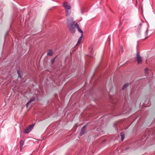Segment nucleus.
<instances>
[{"instance_id": "obj_1", "label": "nucleus", "mask_w": 155, "mask_h": 155, "mask_svg": "<svg viewBox=\"0 0 155 155\" xmlns=\"http://www.w3.org/2000/svg\"><path fill=\"white\" fill-rule=\"evenodd\" d=\"M74 22L73 21V18H69L67 19V24L68 26H73Z\"/></svg>"}, {"instance_id": "obj_2", "label": "nucleus", "mask_w": 155, "mask_h": 155, "mask_svg": "<svg viewBox=\"0 0 155 155\" xmlns=\"http://www.w3.org/2000/svg\"><path fill=\"white\" fill-rule=\"evenodd\" d=\"M136 58L137 61V63L138 64L142 63V60L141 59V57L140 56L139 53L137 52L136 54Z\"/></svg>"}, {"instance_id": "obj_3", "label": "nucleus", "mask_w": 155, "mask_h": 155, "mask_svg": "<svg viewBox=\"0 0 155 155\" xmlns=\"http://www.w3.org/2000/svg\"><path fill=\"white\" fill-rule=\"evenodd\" d=\"M63 6L65 8V10H71V7L70 5H68V3L67 2H65L64 3Z\"/></svg>"}, {"instance_id": "obj_4", "label": "nucleus", "mask_w": 155, "mask_h": 155, "mask_svg": "<svg viewBox=\"0 0 155 155\" xmlns=\"http://www.w3.org/2000/svg\"><path fill=\"white\" fill-rule=\"evenodd\" d=\"M86 127V125L84 126L83 127H82L81 129V132L80 133V134L81 135H82L83 134H84L85 132V128Z\"/></svg>"}, {"instance_id": "obj_5", "label": "nucleus", "mask_w": 155, "mask_h": 155, "mask_svg": "<svg viewBox=\"0 0 155 155\" xmlns=\"http://www.w3.org/2000/svg\"><path fill=\"white\" fill-rule=\"evenodd\" d=\"M68 27L69 28V30L71 31V32H72V33L74 32L75 30L73 26H70Z\"/></svg>"}, {"instance_id": "obj_6", "label": "nucleus", "mask_w": 155, "mask_h": 155, "mask_svg": "<svg viewBox=\"0 0 155 155\" xmlns=\"http://www.w3.org/2000/svg\"><path fill=\"white\" fill-rule=\"evenodd\" d=\"M17 73L19 77L20 78H22V72L18 70L17 71Z\"/></svg>"}, {"instance_id": "obj_7", "label": "nucleus", "mask_w": 155, "mask_h": 155, "mask_svg": "<svg viewBox=\"0 0 155 155\" xmlns=\"http://www.w3.org/2000/svg\"><path fill=\"white\" fill-rule=\"evenodd\" d=\"M53 54V50L52 49H50L48 51L47 53V55L50 56H52Z\"/></svg>"}, {"instance_id": "obj_8", "label": "nucleus", "mask_w": 155, "mask_h": 155, "mask_svg": "<svg viewBox=\"0 0 155 155\" xmlns=\"http://www.w3.org/2000/svg\"><path fill=\"white\" fill-rule=\"evenodd\" d=\"M65 12L66 15L67 16H69L70 15L71 13V11L70 10H66Z\"/></svg>"}, {"instance_id": "obj_9", "label": "nucleus", "mask_w": 155, "mask_h": 155, "mask_svg": "<svg viewBox=\"0 0 155 155\" xmlns=\"http://www.w3.org/2000/svg\"><path fill=\"white\" fill-rule=\"evenodd\" d=\"M24 141L22 140H21L20 141V148L21 149L24 145Z\"/></svg>"}, {"instance_id": "obj_10", "label": "nucleus", "mask_w": 155, "mask_h": 155, "mask_svg": "<svg viewBox=\"0 0 155 155\" xmlns=\"http://www.w3.org/2000/svg\"><path fill=\"white\" fill-rule=\"evenodd\" d=\"M83 37V34H81V35L80 37L79 38L78 40V41L77 42V44H79L81 42V41Z\"/></svg>"}, {"instance_id": "obj_11", "label": "nucleus", "mask_w": 155, "mask_h": 155, "mask_svg": "<svg viewBox=\"0 0 155 155\" xmlns=\"http://www.w3.org/2000/svg\"><path fill=\"white\" fill-rule=\"evenodd\" d=\"M30 131L31 130L28 127L25 129L24 133L25 134H27L30 132Z\"/></svg>"}, {"instance_id": "obj_12", "label": "nucleus", "mask_w": 155, "mask_h": 155, "mask_svg": "<svg viewBox=\"0 0 155 155\" xmlns=\"http://www.w3.org/2000/svg\"><path fill=\"white\" fill-rule=\"evenodd\" d=\"M129 86L128 83H126L123 86L122 88V89L124 90L126 87Z\"/></svg>"}, {"instance_id": "obj_13", "label": "nucleus", "mask_w": 155, "mask_h": 155, "mask_svg": "<svg viewBox=\"0 0 155 155\" xmlns=\"http://www.w3.org/2000/svg\"><path fill=\"white\" fill-rule=\"evenodd\" d=\"M120 136L121 137V140L122 141H123L124 139V134L123 133H121L120 134Z\"/></svg>"}, {"instance_id": "obj_14", "label": "nucleus", "mask_w": 155, "mask_h": 155, "mask_svg": "<svg viewBox=\"0 0 155 155\" xmlns=\"http://www.w3.org/2000/svg\"><path fill=\"white\" fill-rule=\"evenodd\" d=\"M35 98L34 97H33L32 98H31L29 101H28V103H30L32 102L35 100Z\"/></svg>"}, {"instance_id": "obj_15", "label": "nucleus", "mask_w": 155, "mask_h": 155, "mask_svg": "<svg viewBox=\"0 0 155 155\" xmlns=\"http://www.w3.org/2000/svg\"><path fill=\"white\" fill-rule=\"evenodd\" d=\"M34 126V124L31 125H29L28 127L31 131L33 129Z\"/></svg>"}, {"instance_id": "obj_16", "label": "nucleus", "mask_w": 155, "mask_h": 155, "mask_svg": "<svg viewBox=\"0 0 155 155\" xmlns=\"http://www.w3.org/2000/svg\"><path fill=\"white\" fill-rule=\"evenodd\" d=\"M145 74H147L148 75L149 73H148V69L147 68H146L145 69Z\"/></svg>"}, {"instance_id": "obj_17", "label": "nucleus", "mask_w": 155, "mask_h": 155, "mask_svg": "<svg viewBox=\"0 0 155 155\" xmlns=\"http://www.w3.org/2000/svg\"><path fill=\"white\" fill-rule=\"evenodd\" d=\"M77 29L78 30V31L80 33H81V34H83V31L80 29V27H78V28H77Z\"/></svg>"}, {"instance_id": "obj_18", "label": "nucleus", "mask_w": 155, "mask_h": 155, "mask_svg": "<svg viewBox=\"0 0 155 155\" xmlns=\"http://www.w3.org/2000/svg\"><path fill=\"white\" fill-rule=\"evenodd\" d=\"M74 26L75 27H76L77 28H78V27H80L79 25L77 24V23H76L74 25Z\"/></svg>"}, {"instance_id": "obj_19", "label": "nucleus", "mask_w": 155, "mask_h": 155, "mask_svg": "<svg viewBox=\"0 0 155 155\" xmlns=\"http://www.w3.org/2000/svg\"><path fill=\"white\" fill-rule=\"evenodd\" d=\"M55 58H54L53 59L51 60V63L52 64H53L55 61Z\"/></svg>"}, {"instance_id": "obj_20", "label": "nucleus", "mask_w": 155, "mask_h": 155, "mask_svg": "<svg viewBox=\"0 0 155 155\" xmlns=\"http://www.w3.org/2000/svg\"><path fill=\"white\" fill-rule=\"evenodd\" d=\"M140 25H141V24H140V25H139V27H138V31H139L140 30Z\"/></svg>"}, {"instance_id": "obj_21", "label": "nucleus", "mask_w": 155, "mask_h": 155, "mask_svg": "<svg viewBox=\"0 0 155 155\" xmlns=\"http://www.w3.org/2000/svg\"><path fill=\"white\" fill-rule=\"evenodd\" d=\"M147 35V29L145 32V35Z\"/></svg>"}, {"instance_id": "obj_22", "label": "nucleus", "mask_w": 155, "mask_h": 155, "mask_svg": "<svg viewBox=\"0 0 155 155\" xmlns=\"http://www.w3.org/2000/svg\"><path fill=\"white\" fill-rule=\"evenodd\" d=\"M30 103H28V102H27V103L26 104V107H28V105Z\"/></svg>"}, {"instance_id": "obj_23", "label": "nucleus", "mask_w": 155, "mask_h": 155, "mask_svg": "<svg viewBox=\"0 0 155 155\" xmlns=\"http://www.w3.org/2000/svg\"><path fill=\"white\" fill-rule=\"evenodd\" d=\"M129 148H126V149L125 150H127V149H129Z\"/></svg>"}, {"instance_id": "obj_24", "label": "nucleus", "mask_w": 155, "mask_h": 155, "mask_svg": "<svg viewBox=\"0 0 155 155\" xmlns=\"http://www.w3.org/2000/svg\"><path fill=\"white\" fill-rule=\"evenodd\" d=\"M105 141V140H103V142H104Z\"/></svg>"}, {"instance_id": "obj_25", "label": "nucleus", "mask_w": 155, "mask_h": 155, "mask_svg": "<svg viewBox=\"0 0 155 155\" xmlns=\"http://www.w3.org/2000/svg\"><path fill=\"white\" fill-rule=\"evenodd\" d=\"M147 38V37H146V38H145V39H146V38Z\"/></svg>"}]
</instances>
